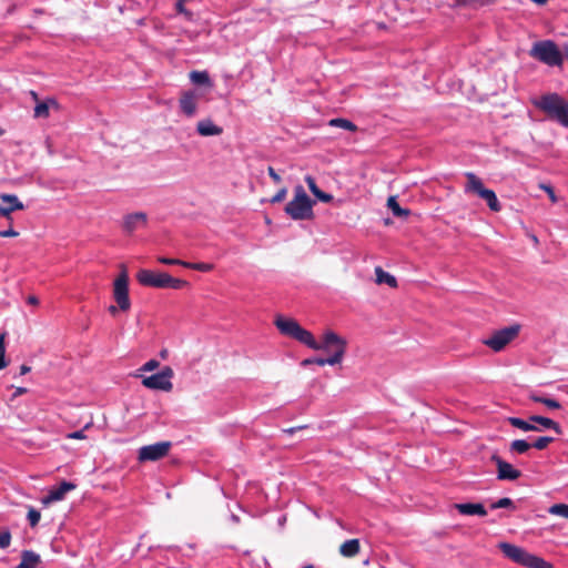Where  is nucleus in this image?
<instances>
[{
	"mask_svg": "<svg viewBox=\"0 0 568 568\" xmlns=\"http://www.w3.org/2000/svg\"><path fill=\"white\" fill-rule=\"evenodd\" d=\"M348 341L333 331L322 333V367L329 366L336 373L343 369Z\"/></svg>",
	"mask_w": 568,
	"mask_h": 568,
	"instance_id": "obj_1",
	"label": "nucleus"
},
{
	"mask_svg": "<svg viewBox=\"0 0 568 568\" xmlns=\"http://www.w3.org/2000/svg\"><path fill=\"white\" fill-rule=\"evenodd\" d=\"M274 325L281 335L295 339L312 349H320V344L316 342L315 336L302 327L296 320L277 314L274 318Z\"/></svg>",
	"mask_w": 568,
	"mask_h": 568,
	"instance_id": "obj_2",
	"label": "nucleus"
},
{
	"mask_svg": "<svg viewBox=\"0 0 568 568\" xmlns=\"http://www.w3.org/2000/svg\"><path fill=\"white\" fill-rule=\"evenodd\" d=\"M535 106L542 111L549 119L568 128V101L557 93L541 95L534 102Z\"/></svg>",
	"mask_w": 568,
	"mask_h": 568,
	"instance_id": "obj_3",
	"label": "nucleus"
},
{
	"mask_svg": "<svg viewBox=\"0 0 568 568\" xmlns=\"http://www.w3.org/2000/svg\"><path fill=\"white\" fill-rule=\"evenodd\" d=\"M498 548L504 556L517 565L526 568H554L552 564L544 558L536 556L525 548L510 542H500Z\"/></svg>",
	"mask_w": 568,
	"mask_h": 568,
	"instance_id": "obj_4",
	"label": "nucleus"
},
{
	"mask_svg": "<svg viewBox=\"0 0 568 568\" xmlns=\"http://www.w3.org/2000/svg\"><path fill=\"white\" fill-rule=\"evenodd\" d=\"M138 282L148 287L182 290L189 287L190 283L185 280L172 277L165 272H154L142 268L136 274Z\"/></svg>",
	"mask_w": 568,
	"mask_h": 568,
	"instance_id": "obj_5",
	"label": "nucleus"
},
{
	"mask_svg": "<svg viewBox=\"0 0 568 568\" xmlns=\"http://www.w3.org/2000/svg\"><path fill=\"white\" fill-rule=\"evenodd\" d=\"M312 201L302 185L294 189V197L285 205V213L293 220H308L314 216Z\"/></svg>",
	"mask_w": 568,
	"mask_h": 568,
	"instance_id": "obj_6",
	"label": "nucleus"
},
{
	"mask_svg": "<svg viewBox=\"0 0 568 568\" xmlns=\"http://www.w3.org/2000/svg\"><path fill=\"white\" fill-rule=\"evenodd\" d=\"M530 57L548 67H561L562 54L558 45L552 40H541L532 44Z\"/></svg>",
	"mask_w": 568,
	"mask_h": 568,
	"instance_id": "obj_7",
	"label": "nucleus"
},
{
	"mask_svg": "<svg viewBox=\"0 0 568 568\" xmlns=\"http://www.w3.org/2000/svg\"><path fill=\"white\" fill-rule=\"evenodd\" d=\"M465 176L467 179L465 193L478 195L480 199L486 201L488 207L494 212H499L501 210V205L496 193L493 190L485 187L483 181L475 173L467 172Z\"/></svg>",
	"mask_w": 568,
	"mask_h": 568,
	"instance_id": "obj_8",
	"label": "nucleus"
},
{
	"mask_svg": "<svg viewBox=\"0 0 568 568\" xmlns=\"http://www.w3.org/2000/svg\"><path fill=\"white\" fill-rule=\"evenodd\" d=\"M520 328L519 324H513L497 329L490 336L483 339V344L496 353L501 352L510 342L517 338Z\"/></svg>",
	"mask_w": 568,
	"mask_h": 568,
	"instance_id": "obj_9",
	"label": "nucleus"
},
{
	"mask_svg": "<svg viewBox=\"0 0 568 568\" xmlns=\"http://www.w3.org/2000/svg\"><path fill=\"white\" fill-rule=\"evenodd\" d=\"M113 297L119 308L128 312L131 307L129 297V275L125 265H121V273L113 283Z\"/></svg>",
	"mask_w": 568,
	"mask_h": 568,
	"instance_id": "obj_10",
	"label": "nucleus"
},
{
	"mask_svg": "<svg viewBox=\"0 0 568 568\" xmlns=\"http://www.w3.org/2000/svg\"><path fill=\"white\" fill-rule=\"evenodd\" d=\"M173 375V369L170 366H165L161 372L143 377L142 385L150 389L171 392L173 388L171 382Z\"/></svg>",
	"mask_w": 568,
	"mask_h": 568,
	"instance_id": "obj_11",
	"label": "nucleus"
},
{
	"mask_svg": "<svg viewBox=\"0 0 568 568\" xmlns=\"http://www.w3.org/2000/svg\"><path fill=\"white\" fill-rule=\"evenodd\" d=\"M171 446V442H158L142 446L138 453V460L140 463L160 460L169 454Z\"/></svg>",
	"mask_w": 568,
	"mask_h": 568,
	"instance_id": "obj_12",
	"label": "nucleus"
},
{
	"mask_svg": "<svg viewBox=\"0 0 568 568\" xmlns=\"http://www.w3.org/2000/svg\"><path fill=\"white\" fill-rule=\"evenodd\" d=\"M0 216L11 219L14 211L24 210V204L14 194L1 193L0 194Z\"/></svg>",
	"mask_w": 568,
	"mask_h": 568,
	"instance_id": "obj_13",
	"label": "nucleus"
},
{
	"mask_svg": "<svg viewBox=\"0 0 568 568\" xmlns=\"http://www.w3.org/2000/svg\"><path fill=\"white\" fill-rule=\"evenodd\" d=\"M491 460L497 466V478L499 480H516L520 477V470L514 468L511 464L503 460L499 456L493 455Z\"/></svg>",
	"mask_w": 568,
	"mask_h": 568,
	"instance_id": "obj_14",
	"label": "nucleus"
},
{
	"mask_svg": "<svg viewBox=\"0 0 568 568\" xmlns=\"http://www.w3.org/2000/svg\"><path fill=\"white\" fill-rule=\"evenodd\" d=\"M200 93L195 90H190L182 93L179 103L181 111L186 116H193L196 113Z\"/></svg>",
	"mask_w": 568,
	"mask_h": 568,
	"instance_id": "obj_15",
	"label": "nucleus"
},
{
	"mask_svg": "<svg viewBox=\"0 0 568 568\" xmlns=\"http://www.w3.org/2000/svg\"><path fill=\"white\" fill-rule=\"evenodd\" d=\"M75 489V485L70 481H62L58 487L52 488L49 494L42 499L44 505L53 501L62 500L67 493Z\"/></svg>",
	"mask_w": 568,
	"mask_h": 568,
	"instance_id": "obj_16",
	"label": "nucleus"
},
{
	"mask_svg": "<svg viewBox=\"0 0 568 568\" xmlns=\"http://www.w3.org/2000/svg\"><path fill=\"white\" fill-rule=\"evenodd\" d=\"M146 214L143 212H136L128 214L123 220V229L129 234L133 233L140 225L146 224Z\"/></svg>",
	"mask_w": 568,
	"mask_h": 568,
	"instance_id": "obj_17",
	"label": "nucleus"
},
{
	"mask_svg": "<svg viewBox=\"0 0 568 568\" xmlns=\"http://www.w3.org/2000/svg\"><path fill=\"white\" fill-rule=\"evenodd\" d=\"M60 105L53 98H49L44 101H39L33 110V115L37 119H47L50 115V109L59 110Z\"/></svg>",
	"mask_w": 568,
	"mask_h": 568,
	"instance_id": "obj_18",
	"label": "nucleus"
},
{
	"mask_svg": "<svg viewBox=\"0 0 568 568\" xmlns=\"http://www.w3.org/2000/svg\"><path fill=\"white\" fill-rule=\"evenodd\" d=\"M455 508L458 510L460 515L464 516H479L484 517L487 515V511L483 504L480 503H464V504H456Z\"/></svg>",
	"mask_w": 568,
	"mask_h": 568,
	"instance_id": "obj_19",
	"label": "nucleus"
},
{
	"mask_svg": "<svg viewBox=\"0 0 568 568\" xmlns=\"http://www.w3.org/2000/svg\"><path fill=\"white\" fill-rule=\"evenodd\" d=\"M196 131L202 136H213L222 134L223 129L211 120H203L197 123Z\"/></svg>",
	"mask_w": 568,
	"mask_h": 568,
	"instance_id": "obj_20",
	"label": "nucleus"
},
{
	"mask_svg": "<svg viewBox=\"0 0 568 568\" xmlns=\"http://www.w3.org/2000/svg\"><path fill=\"white\" fill-rule=\"evenodd\" d=\"M41 561L40 556L32 550H23L21 561L16 568H36Z\"/></svg>",
	"mask_w": 568,
	"mask_h": 568,
	"instance_id": "obj_21",
	"label": "nucleus"
},
{
	"mask_svg": "<svg viewBox=\"0 0 568 568\" xmlns=\"http://www.w3.org/2000/svg\"><path fill=\"white\" fill-rule=\"evenodd\" d=\"M361 546L358 539H348L339 547V554L343 557L352 558L359 552Z\"/></svg>",
	"mask_w": 568,
	"mask_h": 568,
	"instance_id": "obj_22",
	"label": "nucleus"
},
{
	"mask_svg": "<svg viewBox=\"0 0 568 568\" xmlns=\"http://www.w3.org/2000/svg\"><path fill=\"white\" fill-rule=\"evenodd\" d=\"M529 420L532 422V423L539 424L545 429H552L558 435L561 434L560 425L558 423H556L555 420L548 418V417L532 415V416L529 417Z\"/></svg>",
	"mask_w": 568,
	"mask_h": 568,
	"instance_id": "obj_23",
	"label": "nucleus"
},
{
	"mask_svg": "<svg viewBox=\"0 0 568 568\" xmlns=\"http://www.w3.org/2000/svg\"><path fill=\"white\" fill-rule=\"evenodd\" d=\"M189 77L193 84L203 85L209 89L213 88V83H212L210 75L206 71H192V72H190Z\"/></svg>",
	"mask_w": 568,
	"mask_h": 568,
	"instance_id": "obj_24",
	"label": "nucleus"
},
{
	"mask_svg": "<svg viewBox=\"0 0 568 568\" xmlns=\"http://www.w3.org/2000/svg\"><path fill=\"white\" fill-rule=\"evenodd\" d=\"M376 283L377 284H386L389 287L397 286V280L395 276L384 271L381 266L375 267Z\"/></svg>",
	"mask_w": 568,
	"mask_h": 568,
	"instance_id": "obj_25",
	"label": "nucleus"
},
{
	"mask_svg": "<svg viewBox=\"0 0 568 568\" xmlns=\"http://www.w3.org/2000/svg\"><path fill=\"white\" fill-rule=\"evenodd\" d=\"M508 422L511 426L519 428L524 432H539L540 428L527 420H524L519 417H509Z\"/></svg>",
	"mask_w": 568,
	"mask_h": 568,
	"instance_id": "obj_26",
	"label": "nucleus"
},
{
	"mask_svg": "<svg viewBox=\"0 0 568 568\" xmlns=\"http://www.w3.org/2000/svg\"><path fill=\"white\" fill-rule=\"evenodd\" d=\"M387 206L396 217H407L409 215V210L402 209L395 196L388 197Z\"/></svg>",
	"mask_w": 568,
	"mask_h": 568,
	"instance_id": "obj_27",
	"label": "nucleus"
},
{
	"mask_svg": "<svg viewBox=\"0 0 568 568\" xmlns=\"http://www.w3.org/2000/svg\"><path fill=\"white\" fill-rule=\"evenodd\" d=\"M530 399L534 400L535 403L544 404L550 409H559L561 407L560 403L552 398H547L539 395H531Z\"/></svg>",
	"mask_w": 568,
	"mask_h": 568,
	"instance_id": "obj_28",
	"label": "nucleus"
},
{
	"mask_svg": "<svg viewBox=\"0 0 568 568\" xmlns=\"http://www.w3.org/2000/svg\"><path fill=\"white\" fill-rule=\"evenodd\" d=\"M328 125L334 128H341L347 131L356 130V125L353 122L341 118L329 120Z\"/></svg>",
	"mask_w": 568,
	"mask_h": 568,
	"instance_id": "obj_29",
	"label": "nucleus"
},
{
	"mask_svg": "<svg viewBox=\"0 0 568 568\" xmlns=\"http://www.w3.org/2000/svg\"><path fill=\"white\" fill-rule=\"evenodd\" d=\"M548 513L555 516H560L568 519V505L567 504H554L548 508Z\"/></svg>",
	"mask_w": 568,
	"mask_h": 568,
	"instance_id": "obj_30",
	"label": "nucleus"
},
{
	"mask_svg": "<svg viewBox=\"0 0 568 568\" xmlns=\"http://www.w3.org/2000/svg\"><path fill=\"white\" fill-rule=\"evenodd\" d=\"M531 445L524 439H516L510 444V449L518 454H525Z\"/></svg>",
	"mask_w": 568,
	"mask_h": 568,
	"instance_id": "obj_31",
	"label": "nucleus"
},
{
	"mask_svg": "<svg viewBox=\"0 0 568 568\" xmlns=\"http://www.w3.org/2000/svg\"><path fill=\"white\" fill-rule=\"evenodd\" d=\"M490 507L491 509L509 508L513 510L516 508L514 501L508 497L498 499L497 501L493 503Z\"/></svg>",
	"mask_w": 568,
	"mask_h": 568,
	"instance_id": "obj_32",
	"label": "nucleus"
},
{
	"mask_svg": "<svg viewBox=\"0 0 568 568\" xmlns=\"http://www.w3.org/2000/svg\"><path fill=\"white\" fill-rule=\"evenodd\" d=\"M184 267L191 268V270H195V271H200V272H211L214 268V265L211 264V263H190V262H186V264H184Z\"/></svg>",
	"mask_w": 568,
	"mask_h": 568,
	"instance_id": "obj_33",
	"label": "nucleus"
},
{
	"mask_svg": "<svg viewBox=\"0 0 568 568\" xmlns=\"http://www.w3.org/2000/svg\"><path fill=\"white\" fill-rule=\"evenodd\" d=\"M6 333L0 334V371L6 368L8 362L6 361Z\"/></svg>",
	"mask_w": 568,
	"mask_h": 568,
	"instance_id": "obj_34",
	"label": "nucleus"
},
{
	"mask_svg": "<svg viewBox=\"0 0 568 568\" xmlns=\"http://www.w3.org/2000/svg\"><path fill=\"white\" fill-rule=\"evenodd\" d=\"M554 440L552 437H549V436H542V437H539L537 438L532 444L531 446L535 447L536 449H539V450H542L545 449L551 442Z\"/></svg>",
	"mask_w": 568,
	"mask_h": 568,
	"instance_id": "obj_35",
	"label": "nucleus"
},
{
	"mask_svg": "<svg viewBox=\"0 0 568 568\" xmlns=\"http://www.w3.org/2000/svg\"><path fill=\"white\" fill-rule=\"evenodd\" d=\"M41 518L40 511L34 508H30L28 511V520L31 527H36Z\"/></svg>",
	"mask_w": 568,
	"mask_h": 568,
	"instance_id": "obj_36",
	"label": "nucleus"
},
{
	"mask_svg": "<svg viewBox=\"0 0 568 568\" xmlns=\"http://www.w3.org/2000/svg\"><path fill=\"white\" fill-rule=\"evenodd\" d=\"M90 426H91V423H88V424L83 427V429H80V430H77V432H72V433L67 434V438H69V439H85V438H87V436H85L84 432H85L88 428H90Z\"/></svg>",
	"mask_w": 568,
	"mask_h": 568,
	"instance_id": "obj_37",
	"label": "nucleus"
},
{
	"mask_svg": "<svg viewBox=\"0 0 568 568\" xmlns=\"http://www.w3.org/2000/svg\"><path fill=\"white\" fill-rule=\"evenodd\" d=\"M305 181L314 196L320 199V186L316 184V180L312 176H306Z\"/></svg>",
	"mask_w": 568,
	"mask_h": 568,
	"instance_id": "obj_38",
	"label": "nucleus"
},
{
	"mask_svg": "<svg viewBox=\"0 0 568 568\" xmlns=\"http://www.w3.org/2000/svg\"><path fill=\"white\" fill-rule=\"evenodd\" d=\"M158 261L161 263V264H165V265H181L184 267V264H186L185 261H182V260H179V258H169V257H159Z\"/></svg>",
	"mask_w": 568,
	"mask_h": 568,
	"instance_id": "obj_39",
	"label": "nucleus"
},
{
	"mask_svg": "<svg viewBox=\"0 0 568 568\" xmlns=\"http://www.w3.org/2000/svg\"><path fill=\"white\" fill-rule=\"evenodd\" d=\"M11 542V534L9 530H3L0 532V548L4 549L10 546Z\"/></svg>",
	"mask_w": 568,
	"mask_h": 568,
	"instance_id": "obj_40",
	"label": "nucleus"
},
{
	"mask_svg": "<svg viewBox=\"0 0 568 568\" xmlns=\"http://www.w3.org/2000/svg\"><path fill=\"white\" fill-rule=\"evenodd\" d=\"M458 4L463 6H484L490 2H494L495 0H455Z\"/></svg>",
	"mask_w": 568,
	"mask_h": 568,
	"instance_id": "obj_41",
	"label": "nucleus"
},
{
	"mask_svg": "<svg viewBox=\"0 0 568 568\" xmlns=\"http://www.w3.org/2000/svg\"><path fill=\"white\" fill-rule=\"evenodd\" d=\"M160 366V363L156 359H150L146 363H144L140 371L141 372H151L156 369Z\"/></svg>",
	"mask_w": 568,
	"mask_h": 568,
	"instance_id": "obj_42",
	"label": "nucleus"
},
{
	"mask_svg": "<svg viewBox=\"0 0 568 568\" xmlns=\"http://www.w3.org/2000/svg\"><path fill=\"white\" fill-rule=\"evenodd\" d=\"M539 187L548 194V196L552 203H557L558 199L555 194L554 189L550 185L542 183L539 185Z\"/></svg>",
	"mask_w": 568,
	"mask_h": 568,
	"instance_id": "obj_43",
	"label": "nucleus"
},
{
	"mask_svg": "<svg viewBox=\"0 0 568 568\" xmlns=\"http://www.w3.org/2000/svg\"><path fill=\"white\" fill-rule=\"evenodd\" d=\"M184 1L185 0H180L178 3H176V10L180 12V13H183L187 20H192L193 19V13L189 10H186L184 8Z\"/></svg>",
	"mask_w": 568,
	"mask_h": 568,
	"instance_id": "obj_44",
	"label": "nucleus"
},
{
	"mask_svg": "<svg viewBox=\"0 0 568 568\" xmlns=\"http://www.w3.org/2000/svg\"><path fill=\"white\" fill-rule=\"evenodd\" d=\"M286 193H287L286 189H285V187H282V189H281V190H278V191L276 192V194L271 199V202H272V203H278V202H282V201L285 199Z\"/></svg>",
	"mask_w": 568,
	"mask_h": 568,
	"instance_id": "obj_45",
	"label": "nucleus"
},
{
	"mask_svg": "<svg viewBox=\"0 0 568 568\" xmlns=\"http://www.w3.org/2000/svg\"><path fill=\"white\" fill-rule=\"evenodd\" d=\"M18 235L19 233L11 227L4 231H0V237H16Z\"/></svg>",
	"mask_w": 568,
	"mask_h": 568,
	"instance_id": "obj_46",
	"label": "nucleus"
},
{
	"mask_svg": "<svg viewBox=\"0 0 568 568\" xmlns=\"http://www.w3.org/2000/svg\"><path fill=\"white\" fill-rule=\"evenodd\" d=\"M267 171H268L271 179L274 181V183H276V184L281 183V181H282L281 176L275 172V170L272 166H268Z\"/></svg>",
	"mask_w": 568,
	"mask_h": 568,
	"instance_id": "obj_47",
	"label": "nucleus"
},
{
	"mask_svg": "<svg viewBox=\"0 0 568 568\" xmlns=\"http://www.w3.org/2000/svg\"><path fill=\"white\" fill-rule=\"evenodd\" d=\"M305 427L306 426H304V425L296 426V427H290V428L283 429V433L288 434V435H293L296 432L304 429Z\"/></svg>",
	"mask_w": 568,
	"mask_h": 568,
	"instance_id": "obj_48",
	"label": "nucleus"
},
{
	"mask_svg": "<svg viewBox=\"0 0 568 568\" xmlns=\"http://www.w3.org/2000/svg\"><path fill=\"white\" fill-rule=\"evenodd\" d=\"M303 366H307L311 364H320V357L306 358L301 363Z\"/></svg>",
	"mask_w": 568,
	"mask_h": 568,
	"instance_id": "obj_49",
	"label": "nucleus"
},
{
	"mask_svg": "<svg viewBox=\"0 0 568 568\" xmlns=\"http://www.w3.org/2000/svg\"><path fill=\"white\" fill-rule=\"evenodd\" d=\"M27 303L30 304V305H38L39 304V298L34 295H30L28 296L27 298Z\"/></svg>",
	"mask_w": 568,
	"mask_h": 568,
	"instance_id": "obj_50",
	"label": "nucleus"
},
{
	"mask_svg": "<svg viewBox=\"0 0 568 568\" xmlns=\"http://www.w3.org/2000/svg\"><path fill=\"white\" fill-rule=\"evenodd\" d=\"M30 371H31V367H30V366H28V365H26V364H23V365H21V366H20V375H26V374H28Z\"/></svg>",
	"mask_w": 568,
	"mask_h": 568,
	"instance_id": "obj_51",
	"label": "nucleus"
},
{
	"mask_svg": "<svg viewBox=\"0 0 568 568\" xmlns=\"http://www.w3.org/2000/svg\"><path fill=\"white\" fill-rule=\"evenodd\" d=\"M26 393H27V388H24V387H17L13 396L17 397V396H20V395L26 394Z\"/></svg>",
	"mask_w": 568,
	"mask_h": 568,
	"instance_id": "obj_52",
	"label": "nucleus"
},
{
	"mask_svg": "<svg viewBox=\"0 0 568 568\" xmlns=\"http://www.w3.org/2000/svg\"><path fill=\"white\" fill-rule=\"evenodd\" d=\"M332 200V195L331 194H327L325 192H322V202H329Z\"/></svg>",
	"mask_w": 568,
	"mask_h": 568,
	"instance_id": "obj_53",
	"label": "nucleus"
},
{
	"mask_svg": "<svg viewBox=\"0 0 568 568\" xmlns=\"http://www.w3.org/2000/svg\"><path fill=\"white\" fill-rule=\"evenodd\" d=\"M118 310H120L119 306H114V305H111L108 308L109 313L112 314V315H115Z\"/></svg>",
	"mask_w": 568,
	"mask_h": 568,
	"instance_id": "obj_54",
	"label": "nucleus"
},
{
	"mask_svg": "<svg viewBox=\"0 0 568 568\" xmlns=\"http://www.w3.org/2000/svg\"><path fill=\"white\" fill-rule=\"evenodd\" d=\"M30 94H31L32 99L38 103L39 102L38 93L34 91H31Z\"/></svg>",
	"mask_w": 568,
	"mask_h": 568,
	"instance_id": "obj_55",
	"label": "nucleus"
},
{
	"mask_svg": "<svg viewBox=\"0 0 568 568\" xmlns=\"http://www.w3.org/2000/svg\"><path fill=\"white\" fill-rule=\"evenodd\" d=\"M537 4H545L547 0H532Z\"/></svg>",
	"mask_w": 568,
	"mask_h": 568,
	"instance_id": "obj_56",
	"label": "nucleus"
},
{
	"mask_svg": "<svg viewBox=\"0 0 568 568\" xmlns=\"http://www.w3.org/2000/svg\"><path fill=\"white\" fill-rule=\"evenodd\" d=\"M160 355H161V357H162V358H165V356H166V351H162V352L160 353Z\"/></svg>",
	"mask_w": 568,
	"mask_h": 568,
	"instance_id": "obj_57",
	"label": "nucleus"
},
{
	"mask_svg": "<svg viewBox=\"0 0 568 568\" xmlns=\"http://www.w3.org/2000/svg\"><path fill=\"white\" fill-rule=\"evenodd\" d=\"M4 134V130L0 128V136Z\"/></svg>",
	"mask_w": 568,
	"mask_h": 568,
	"instance_id": "obj_58",
	"label": "nucleus"
},
{
	"mask_svg": "<svg viewBox=\"0 0 568 568\" xmlns=\"http://www.w3.org/2000/svg\"><path fill=\"white\" fill-rule=\"evenodd\" d=\"M304 568H315V567H314V566H312V565H307V566H305Z\"/></svg>",
	"mask_w": 568,
	"mask_h": 568,
	"instance_id": "obj_59",
	"label": "nucleus"
},
{
	"mask_svg": "<svg viewBox=\"0 0 568 568\" xmlns=\"http://www.w3.org/2000/svg\"><path fill=\"white\" fill-rule=\"evenodd\" d=\"M567 59H568V53L566 54Z\"/></svg>",
	"mask_w": 568,
	"mask_h": 568,
	"instance_id": "obj_60",
	"label": "nucleus"
}]
</instances>
